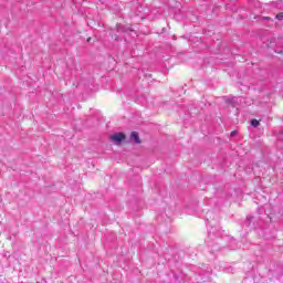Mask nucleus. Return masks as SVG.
Segmentation results:
<instances>
[{
  "instance_id": "1",
  "label": "nucleus",
  "mask_w": 283,
  "mask_h": 283,
  "mask_svg": "<svg viewBox=\"0 0 283 283\" xmlns=\"http://www.w3.org/2000/svg\"><path fill=\"white\" fill-rule=\"evenodd\" d=\"M109 140L114 144V145H120V143H123L125 140V134L123 133H114L109 136Z\"/></svg>"
},
{
  "instance_id": "2",
  "label": "nucleus",
  "mask_w": 283,
  "mask_h": 283,
  "mask_svg": "<svg viewBox=\"0 0 283 283\" xmlns=\"http://www.w3.org/2000/svg\"><path fill=\"white\" fill-rule=\"evenodd\" d=\"M130 138L134 143H136L137 145H140V137L138 136V133L136 132H133L130 134Z\"/></svg>"
},
{
  "instance_id": "3",
  "label": "nucleus",
  "mask_w": 283,
  "mask_h": 283,
  "mask_svg": "<svg viewBox=\"0 0 283 283\" xmlns=\"http://www.w3.org/2000/svg\"><path fill=\"white\" fill-rule=\"evenodd\" d=\"M251 125L252 127H258V125H260V122L258 119H252Z\"/></svg>"
},
{
  "instance_id": "4",
  "label": "nucleus",
  "mask_w": 283,
  "mask_h": 283,
  "mask_svg": "<svg viewBox=\"0 0 283 283\" xmlns=\"http://www.w3.org/2000/svg\"><path fill=\"white\" fill-rule=\"evenodd\" d=\"M276 19H279V21H282V20H283V13H279V14L276 15Z\"/></svg>"
},
{
  "instance_id": "5",
  "label": "nucleus",
  "mask_w": 283,
  "mask_h": 283,
  "mask_svg": "<svg viewBox=\"0 0 283 283\" xmlns=\"http://www.w3.org/2000/svg\"><path fill=\"white\" fill-rule=\"evenodd\" d=\"M235 134H238V132L233 130V132L231 133V136H235Z\"/></svg>"
}]
</instances>
